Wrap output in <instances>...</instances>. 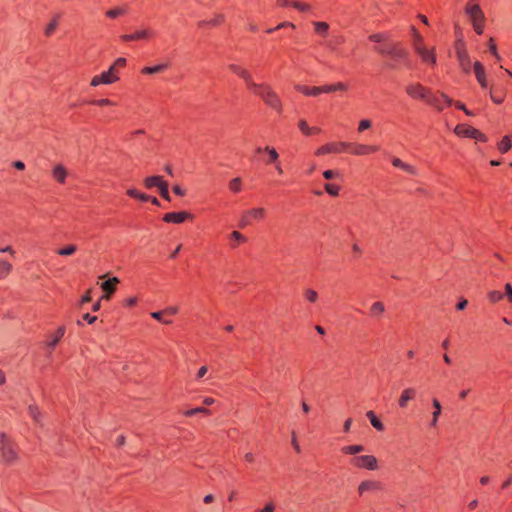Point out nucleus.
Returning <instances> with one entry per match:
<instances>
[{"mask_svg": "<svg viewBox=\"0 0 512 512\" xmlns=\"http://www.w3.org/2000/svg\"><path fill=\"white\" fill-rule=\"evenodd\" d=\"M374 50L381 56L390 58V62L387 64L390 69H398L401 65L407 68L412 67L410 53L401 42L381 44Z\"/></svg>", "mask_w": 512, "mask_h": 512, "instance_id": "nucleus-1", "label": "nucleus"}, {"mask_svg": "<svg viewBox=\"0 0 512 512\" xmlns=\"http://www.w3.org/2000/svg\"><path fill=\"white\" fill-rule=\"evenodd\" d=\"M411 46L414 53L419 57L422 64L435 67L437 65V53L436 48L428 47L425 43L424 37L418 32V30L411 26Z\"/></svg>", "mask_w": 512, "mask_h": 512, "instance_id": "nucleus-2", "label": "nucleus"}, {"mask_svg": "<svg viewBox=\"0 0 512 512\" xmlns=\"http://www.w3.org/2000/svg\"><path fill=\"white\" fill-rule=\"evenodd\" d=\"M250 91L258 96L266 106L273 109L277 113H282L283 105L279 95L268 83H255Z\"/></svg>", "mask_w": 512, "mask_h": 512, "instance_id": "nucleus-3", "label": "nucleus"}, {"mask_svg": "<svg viewBox=\"0 0 512 512\" xmlns=\"http://www.w3.org/2000/svg\"><path fill=\"white\" fill-rule=\"evenodd\" d=\"M126 62V58L124 57L117 58L107 71L94 76L91 79L90 85L92 87H97L101 84L109 85L117 82L120 79V69L126 66Z\"/></svg>", "mask_w": 512, "mask_h": 512, "instance_id": "nucleus-4", "label": "nucleus"}, {"mask_svg": "<svg viewBox=\"0 0 512 512\" xmlns=\"http://www.w3.org/2000/svg\"><path fill=\"white\" fill-rule=\"evenodd\" d=\"M295 89L305 96L316 97L322 93H333L336 91H344L347 89L346 85L342 82L335 84L323 85V86H306L296 85Z\"/></svg>", "mask_w": 512, "mask_h": 512, "instance_id": "nucleus-5", "label": "nucleus"}, {"mask_svg": "<svg viewBox=\"0 0 512 512\" xmlns=\"http://www.w3.org/2000/svg\"><path fill=\"white\" fill-rule=\"evenodd\" d=\"M464 12L468 16L477 35H482L485 27V15L480 5H465Z\"/></svg>", "mask_w": 512, "mask_h": 512, "instance_id": "nucleus-6", "label": "nucleus"}, {"mask_svg": "<svg viewBox=\"0 0 512 512\" xmlns=\"http://www.w3.org/2000/svg\"><path fill=\"white\" fill-rule=\"evenodd\" d=\"M454 49L460 69L463 73L469 74L471 72V59L463 38L456 39Z\"/></svg>", "mask_w": 512, "mask_h": 512, "instance_id": "nucleus-7", "label": "nucleus"}, {"mask_svg": "<svg viewBox=\"0 0 512 512\" xmlns=\"http://www.w3.org/2000/svg\"><path fill=\"white\" fill-rule=\"evenodd\" d=\"M454 133L459 137L475 139L478 142L488 141V137L483 132L467 124H458Z\"/></svg>", "mask_w": 512, "mask_h": 512, "instance_id": "nucleus-8", "label": "nucleus"}, {"mask_svg": "<svg viewBox=\"0 0 512 512\" xmlns=\"http://www.w3.org/2000/svg\"><path fill=\"white\" fill-rule=\"evenodd\" d=\"M349 145L348 142H329L326 143L315 150L316 156H323L326 154H341L348 153Z\"/></svg>", "mask_w": 512, "mask_h": 512, "instance_id": "nucleus-9", "label": "nucleus"}, {"mask_svg": "<svg viewBox=\"0 0 512 512\" xmlns=\"http://www.w3.org/2000/svg\"><path fill=\"white\" fill-rule=\"evenodd\" d=\"M405 92L414 100H422L426 102L432 91L421 83H410L405 87Z\"/></svg>", "mask_w": 512, "mask_h": 512, "instance_id": "nucleus-10", "label": "nucleus"}, {"mask_svg": "<svg viewBox=\"0 0 512 512\" xmlns=\"http://www.w3.org/2000/svg\"><path fill=\"white\" fill-rule=\"evenodd\" d=\"M0 450L6 463H12L17 458V452L5 433H0Z\"/></svg>", "mask_w": 512, "mask_h": 512, "instance_id": "nucleus-11", "label": "nucleus"}, {"mask_svg": "<svg viewBox=\"0 0 512 512\" xmlns=\"http://www.w3.org/2000/svg\"><path fill=\"white\" fill-rule=\"evenodd\" d=\"M350 465L358 469L374 471L378 468V461L373 455H361L350 459Z\"/></svg>", "mask_w": 512, "mask_h": 512, "instance_id": "nucleus-12", "label": "nucleus"}, {"mask_svg": "<svg viewBox=\"0 0 512 512\" xmlns=\"http://www.w3.org/2000/svg\"><path fill=\"white\" fill-rule=\"evenodd\" d=\"M426 103L438 111H443L446 107H449L453 104V99L450 98L445 93H440L439 95L431 92L429 98Z\"/></svg>", "mask_w": 512, "mask_h": 512, "instance_id": "nucleus-13", "label": "nucleus"}, {"mask_svg": "<svg viewBox=\"0 0 512 512\" xmlns=\"http://www.w3.org/2000/svg\"><path fill=\"white\" fill-rule=\"evenodd\" d=\"M229 70L245 82V85L248 88V90H250L253 87V85L256 83L253 80L252 74L246 68L242 67L241 65L230 64Z\"/></svg>", "mask_w": 512, "mask_h": 512, "instance_id": "nucleus-14", "label": "nucleus"}, {"mask_svg": "<svg viewBox=\"0 0 512 512\" xmlns=\"http://www.w3.org/2000/svg\"><path fill=\"white\" fill-rule=\"evenodd\" d=\"M193 215L188 211H177L165 213L162 220L165 223L182 224L187 220H192Z\"/></svg>", "mask_w": 512, "mask_h": 512, "instance_id": "nucleus-15", "label": "nucleus"}, {"mask_svg": "<svg viewBox=\"0 0 512 512\" xmlns=\"http://www.w3.org/2000/svg\"><path fill=\"white\" fill-rule=\"evenodd\" d=\"M348 145V153L356 156H364L379 151V146L376 145L358 144L351 142H348Z\"/></svg>", "mask_w": 512, "mask_h": 512, "instance_id": "nucleus-16", "label": "nucleus"}, {"mask_svg": "<svg viewBox=\"0 0 512 512\" xmlns=\"http://www.w3.org/2000/svg\"><path fill=\"white\" fill-rule=\"evenodd\" d=\"M265 217V209L258 207L248 210L240 220V227L243 228L250 224L251 220H263Z\"/></svg>", "mask_w": 512, "mask_h": 512, "instance_id": "nucleus-17", "label": "nucleus"}, {"mask_svg": "<svg viewBox=\"0 0 512 512\" xmlns=\"http://www.w3.org/2000/svg\"><path fill=\"white\" fill-rule=\"evenodd\" d=\"M65 334V328L63 326L58 327V329L51 335H49L44 342V348L48 355L54 350L58 342Z\"/></svg>", "mask_w": 512, "mask_h": 512, "instance_id": "nucleus-18", "label": "nucleus"}, {"mask_svg": "<svg viewBox=\"0 0 512 512\" xmlns=\"http://www.w3.org/2000/svg\"><path fill=\"white\" fill-rule=\"evenodd\" d=\"M380 490H382V484L377 480H364L358 485L357 488L360 496H363L366 493H375Z\"/></svg>", "mask_w": 512, "mask_h": 512, "instance_id": "nucleus-19", "label": "nucleus"}, {"mask_svg": "<svg viewBox=\"0 0 512 512\" xmlns=\"http://www.w3.org/2000/svg\"><path fill=\"white\" fill-rule=\"evenodd\" d=\"M154 32L149 29H143L136 31L131 34H124L120 36V39L123 42H131V41H138V40H147L154 36Z\"/></svg>", "mask_w": 512, "mask_h": 512, "instance_id": "nucleus-20", "label": "nucleus"}, {"mask_svg": "<svg viewBox=\"0 0 512 512\" xmlns=\"http://www.w3.org/2000/svg\"><path fill=\"white\" fill-rule=\"evenodd\" d=\"M473 69H474L475 77H476L479 85L482 88H487L488 82H487L486 72H485L483 64L479 61H476L473 64Z\"/></svg>", "mask_w": 512, "mask_h": 512, "instance_id": "nucleus-21", "label": "nucleus"}, {"mask_svg": "<svg viewBox=\"0 0 512 512\" xmlns=\"http://www.w3.org/2000/svg\"><path fill=\"white\" fill-rule=\"evenodd\" d=\"M256 153H267L268 158L265 160L267 165L275 164L279 161V154L274 147L265 146V147H257Z\"/></svg>", "mask_w": 512, "mask_h": 512, "instance_id": "nucleus-22", "label": "nucleus"}, {"mask_svg": "<svg viewBox=\"0 0 512 512\" xmlns=\"http://www.w3.org/2000/svg\"><path fill=\"white\" fill-rule=\"evenodd\" d=\"M119 283V279L117 277H112L101 284V289L105 292V294L101 297V299L108 300L110 296L116 291V285Z\"/></svg>", "mask_w": 512, "mask_h": 512, "instance_id": "nucleus-23", "label": "nucleus"}, {"mask_svg": "<svg viewBox=\"0 0 512 512\" xmlns=\"http://www.w3.org/2000/svg\"><path fill=\"white\" fill-rule=\"evenodd\" d=\"M417 395L415 388H405L398 399V405L400 408H406L409 401L414 400Z\"/></svg>", "mask_w": 512, "mask_h": 512, "instance_id": "nucleus-24", "label": "nucleus"}, {"mask_svg": "<svg viewBox=\"0 0 512 512\" xmlns=\"http://www.w3.org/2000/svg\"><path fill=\"white\" fill-rule=\"evenodd\" d=\"M230 247L232 249L237 248L239 245L247 242V238L245 235L238 231H233L229 234Z\"/></svg>", "mask_w": 512, "mask_h": 512, "instance_id": "nucleus-25", "label": "nucleus"}, {"mask_svg": "<svg viewBox=\"0 0 512 512\" xmlns=\"http://www.w3.org/2000/svg\"><path fill=\"white\" fill-rule=\"evenodd\" d=\"M164 181L165 180L163 179L162 176L154 175V176L146 177L143 180V184L146 189H153V188L159 189V187L163 184Z\"/></svg>", "mask_w": 512, "mask_h": 512, "instance_id": "nucleus-26", "label": "nucleus"}, {"mask_svg": "<svg viewBox=\"0 0 512 512\" xmlns=\"http://www.w3.org/2000/svg\"><path fill=\"white\" fill-rule=\"evenodd\" d=\"M314 27L315 34L319 35L322 38H326L329 32V24L325 21H314L312 23Z\"/></svg>", "mask_w": 512, "mask_h": 512, "instance_id": "nucleus-27", "label": "nucleus"}, {"mask_svg": "<svg viewBox=\"0 0 512 512\" xmlns=\"http://www.w3.org/2000/svg\"><path fill=\"white\" fill-rule=\"evenodd\" d=\"M54 180L60 184H64L67 177V170L62 165H57L52 171Z\"/></svg>", "mask_w": 512, "mask_h": 512, "instance_id": "nucleus-28", "label": "nucleus"}, {"mask_svg": "<svg viewBox=\"0 0 512 512\" xmlns=\"http://www.w3.org/2000/svg\"><path fill=\"white\" fill-rule=\"evenodd\" d=\"M298 128L301 133L305 136H311L314 134L320 133L321 129L317 127H310L305 120H300L298 122Z\"/></svg>", "mask_w": 512, "mask_h": 512, "instance_id": "nucleus-29", "label": "nucleus"}, {"mask_svg": "<svg viewBox=\"0 0 512 512\" xmlns=\"http://www.w3.org/2000/svg\"><path fill=\"white\" fill-rule=\"evenodd\" d=\"M169 63H160L154 66H146L142 68V74H156L166 71L169 68Z\"/></svg>", "mask_w": 512, "mask_h": 512, "instance_id": "nucleus-30", "label": "nucleus"}, {"mask_svg": "<svg viewBox=\"0 0 512 512\" xmlns=\"http://www.w3.org/2000/svg\"><path fill=\"white\" fill-rule=\"evenodd\" d=\"M366 417L370 421L371 425L377 430V431H384L385 426L382 423V421L377 417L374 411L370 410L366 412Z\"/></svg>", "mask_w": 512, "mask_h": 512, "instance_id": "nucleus-31", "label": "nucleus"}, {"mask_svg": "<svg viewBox=\"0 0 512 512\" xmlns=\"http://www.w3.org/2000/svg\"><path fill=\"white\" fill-rule=\"evenodd\" d=\"M432 406L434 408V411L432 413V419H431L430 426L431 427H435L437 425L439 417L441 415L442 407H441V404H440V402H439V400L437 398H434L432 400Z\"/></svg>", "mask_w": 512, "mask_h": 512, "instance_id": "nucleus-32", "label": "nucleus"}, {"mask_svg": "<svg viewBox=\"0 0 512 512\" xmlns=\"http://www.w3.org/2000/svg\"><path fill=\"white\" fill-rule=\"evenodd\" d=\"M365 450L363 445L355 444V445H347L341 448V452L345 455H354L356 456L358 453H361Z\"/></svg>", "mask_w": 512, "mask_h": 512, "instance_id": "nucleus-33", "label": "nucleus"}, {"mask_svg": "<svg viewBox=\"0 0 512 512\" xmlns=\"http://www.w3.org/2000/svg\"><path fill=\"white\" fill-rule=\"evenodd\" d=\"M126 194L133 198V199H137L141 202H148V199H150V195H147L145 193H142L140 191H138L137 189L135 188H129L126 190Z\"/></svg>", "mask_w": 512, "mask_h": 512, "instance_id": "nucleus-34", "label": "nucleus"}, {"mask_svg": "<svg viewBox=\"0 0 512 512\" xmlns=\"http://www.w3.org/2000/svg\"><path fill=\"white\" fill-rule=\"evenodd\" d=\"M498 150L505 154L512 148V140L511 137L505 135L497 144Z\"/></svg>", "mask_w": 512, "mask_h": 512, "instance_id": "nucleus-35", "label": "nucleus"}, {"mask_svg": "<svg viewBox=\"0 0 512 512\" xmlns=\"http://www.w3.org/2000/svg\"><path fill=\"white\" fill-rule=\"evenodd\" d=\"M128 12L126 7H116L106 11V16L111 19L118 18L125 15Z\"/></svg>", "mask_w": 512, "mask_h": 512, "instance_id": "nucleus-36", "label": "nucleus"}, {"mask_svg": "<svg viewBox=\"0 0 512 512\" xmlns=\"http://www.w3.org/2000/svg\"><path fill=\"white\" fill-rule=\"evenodd\" d=\"M225 21V16L223 14H218L216 15L215 17H213L212 19L208 20V21H202L200 23L201 26H204V25H209V26H212V27H216V26H219L221 24H223Z\"/></svg>", "mask_w": 512, "mask_h": 512, "instance_id": "nucleus-37", "label": "nucleus"}, {"mask_svg": "<svg viewBox=\"0 0 512 512\" xmlns=\"http://www.w3.org/2000/svg\"><path fill=\"white\" fill-rule=\"evenodd\" d=\"M196 414L210 415L211 411L208 408H205V407H196V408L189 409V410H186V411L183 412V415L185 417H192V416H194Z\"/></svg>", "mask_w": 512, "mask_h": 512, "instance_id": "nucleus-38", "label": "nucleus"}, {"mask_svg": "<svg viewBox=\"0 0 512 512\" xmlns=\"http://www.w3.org/2000/svg\"><path fill=\"white\" fill-rule=\"evenodd\" d=\"M58 20H59V15H56L49 23L48 25L46 26L45 30H44V34L45 36L47 37H50L54 32L55 30L57 29L58 27Z\"/></svg>", "mask_w": 512, "mask_h": 512, "instance_id": "nucleus-39", "label": "nucleus"}, {"mask_svg": "<svg viewBox=\"0 0 512 512\" xmlns=\"http://www.w3.org/2000/svg\"><path fill=\"white\" fill-rule=\"evenodd\" d=\"M504 294L498 290H491L487 293V299L490 303L496 304L503 300Z\"/></svg>", "mask_w": 512, "mask_h": 512, "instance_id": "nucleus-40", "label": "nucleus"}, {"mask_svg": "<svg viewBox=\"0 0 512 512\" xmlns=\"http://www.w3.org/2000/svg\"><path fill=\"white\" fill-rule=\"evenodd\" d=\"M228 188L233 193H239L242 191V180L239 177L233 178L228 183Z\"/></svg>", "mask_w": 512, "mask_h": 512, "instance_id": "nucleus-41", "label": "nucleus"}, {"mask_svg": "<svg viewBox=\"0 0 512 512\" xmlns=\"http://www.w3.org/2000/svg\"><path fill=\"white\" fill-rule=\"evenodd\" d=\"M324 189L326 193H328L330 196L336 197L339 195V192L341 190L340 185L335 183H325Z\"/></svg>", "mask_w": 512, "mask_h": 512, "instance_id": "nucleus-42", "label": "nucleus"}, {"mask_svg": "<svg viewBox=\"0 0 512 512\" xmlns=\"http://www.w3.org/2000/svg\"><path fill=\"white\" fill-rule=\"evenodd\" d=\"M384 304L380 301L374 302L370 308V314L372 316H380L384 313Z\"/></svg>", "mask_w": 512, "mask_h": 512, "instance_id": "nucleus-43", "label": "nucleus"}, {"mask_svg": "<svg viewBox=\"0 0 512 512\" xmlns=\"http://www.w3.org/2000/svg\"><path fill=\"white\" fill-rule=\"evenodd\" d=\"M151 317L156 319L157 321L163 323V324H171L172 323V319L171 318H168L167 316H165V314L163 313V311H155V312H152L151 313Z\"/></svg>", "mask_w": 512, "mask_h": 512, "instance_id": "nucleus-44", "label": "nucleus"}, {"mask_svg": "<svg viewBox=\"0 0 512 512\" xmlns=\"http://www.w3.org/2000/svg\"><path fill=\"white\" fill-rule=\"evenodd\" d=\"M303 295H304V298H305L308 302H310V303H316V302L318 301V298H319L317 291H316V290H314V289H310V288H309V289H306V290L304 291V294H303Z\"/></svg>", "mask_w": 512, "mask_h": 512, "instance_id": "nucleus-45", "label": "nucleus"}, {"mask_svg": "<svg viewBox=\"0 0 512 512\" xmlns=\"http://www.w3.org/2000/svg\"><path fill=\"white\" fill-rule=\"evenodd\" d=\"M77 250V247L73 244L65 246L57 250V254L60 256H70L73 255Z\"/></svg>", "mask_w": 512, "mask_h": 512, "instance_id": "nucleus-46", "label": "nucleus"}, {"mask_svg": "<svg viewBox=\"0 0 512 512\" xmlns=\"http://www.w3.org/2000/svg\"><path fill=\"white\" fill-rule=\"evenodd\" d=\"M12 269V265L7 261L0 260V279L5 278Z\"/></svg>", "mask_w": 512, "mask_h": 512, "instance_id": "nucleus-47", "label": "nucleus"}, {"mask_svg": "<svg viewBox=\"0 0 512 512\" xmlns=\"http://www.w3.org/2000/svg\"><path fill=\"white\" fill-rule=\"evenodd\" d=\"M368 39L371 42L385 44L384 42L388 39V35L385 33H374V34L369 35Z\"/></svg>", "mask_w": 512, "mask_h": 512, "instance_id": "nucleus-48", "label": "nucleus"}, {"mask_svg": "<svg viewBox=\"0 0 512 512\" xmlns=\"http://www.w3.org/2000/svg\"><path fill=\"white\" fill-rule=\"evenodd\" d=\"M158 190L163 199H165L166 201H171L168 183L166 181L163 182V184L159 187Z\"/></svg>", "mask_w": 512, "mask_h": 512, "instance_id": "nucleus-49", "label": "nucleus"}, {"mask_svg": "<svg viewBox=\"0 0 512 512\" xmlns=\"http://www.w3.org/2000/svg\"><path fill=\"white\" fill-rule=\"evenodd\" d=\"M292 6L300 12H309L311 10V6L307 3L293 1Z\"/></svg>", "mask_w": 512, "mask_h": 512, "instance_id": "nucleus-50", "label": "nucleus"}, {"mask_svg": "<svg viewBox=\"0 0 512 512\" xmlns=\"http://www.w3.org/2000/svg\"><path fill=\"white\" fill-rule=\"evenodd\" d=\"M323 177L326 179V180H331V179H335V178H341V173L338 171V170H325L323 172Z\"/></svg>", "mask_w": 512, "mask_h": 512, "instance_id": "nucleus-51", "label": "nucleus"}, {"mask_svg": "<svg viewBox=\"0 0 512 512\" xmlns=\"http://www.w3.org/2000/svg\"><path fill=\"white\" fill-rule=\"evenodd\" d=\"M90 103L92 105H96V106H100V107L115 105V103L112 100L108 99V98L92 100Z\"/></svg>", "mask_w": 512, "mask_h": 512, "instance_id": "nucleus-52", "label": "nucleus"}, {"mask_svg": "<svg viewBox=\"0 0 512 512\" xmlns=\"http://www.w3.org/2000/svg\"><path fill=\"white\" fill-rule=\"evenodd\" d=\"M454 104L456 109L462 110L467 116H474V113L471 110L467 109L464 103L456 101Z\"/></svg>", "mask_w": 512, "mask_h": 512, "instance_id": "nucleus-53", "label": "nucleus"}, {"mask_svg": "<svg viewBox=\"0 0 512 512\" xmlns=\"http://www.w3.org/2000/svg\"><path fill=\"white\" fill-rule=\"evenodd\" d=\"M371 127V121L368 119H363L358 124V132H363Z\"/></svg>", "mask_w": 512, "mask_h": 512, "instance_id": "nucleus-54", "label": "nucleus"}, {"mask_svg": "<svg viewBox=\"0 0 512 512\" xmlns=\"http://www.w3.org/2000/svg\"><path fill=\"white\" fill-rule=\"evenodd\" d=\"M490 98L495 104H501L504 101V96L502 94L490 92Z\"/></svg>", "mask_w": 512, "mask_h": 512, "instance_id": "nucleus-55", "label": "nucleus"}, {"mask_svg": "<svg viewBox=\"0 0 512 512\" xmlns=\"http://www.w3.org/2000/svg\"><path fill=\"white\" fill-rule=\"evenodd\" d=\"M283 28H291V29H295L296 26L294 23L292 22H289V21H285V22H281L279 23L276 27H274V30H280V29H283Z\"/></svg>", "mask_w": 512, "mask_h": 512, "instance_id": "nucleus-56", "label": "nucleus"}, {"mask_svg": "<svg viewBox=\"0 0 512 512\" xmlns=\"http://www.w3.org/2000/svg\"><path fill=\"white\" fill-rule=\"evenodd\" d=\"M162 311L165 314V316H167L168 318H171L172 316H174L178 313V308L177 307H168Z\"/></svg>", "mask_w": 512, "mask_h": 512, "instance_id": "nucleus-57", "label": "nucleus"}, {"mask_svg": "<svg viewBox=\"0 0 512 512\" xmlns=\"http://www.w3.org/2000/svg\"><path fill=\"white\" fill-rule=\"evenodd\" d=\"M275 505L272 502L266 503L265 506L261 509L256 510L255 512H274Z\"/></svg>", "mask_w": 512, "mask_h": 512, "instance_id": "nucleus-58", "label": "nucleus"}, {"mask_svg": "<svg viewBox=\"0 0 512 512\" xmlns=\"http://www.w3.org/2000/svg\"><path fill=\"white\" fill-rule=\"evenodd\" d=\"M504 296L507 297L509 303L512 304V285L510 283L505 284V293Z\"/></svg>", "mask_w": 512, "mask_h": 512, "instance_id": "nucleus-59", "label": "nucleus"}, {"mask_svg": "<svg viewBox=\"0 0 512 512\" xmlns=\"http://www.w3.org/2000/svg\"><path fill=\"white\" fill-rule=\"evenodd\" d=\"M403 171L411 174V175H416L417 174V170L414 166L410 165V164H407V163H404L402 169Z\"/></svg>", "mask_w": 512, "mask_h": 512, "instance_id": "nucleus-60", "label": "nucleus"}, {"mask_svg": "<svg viewBox=\"0 0 512 512\" xmlns=\"http://www.w3.org/2000/svg\"><path fill=\"white\" fill-rule=\"evenodd\" d=\"M208 372V367L203 365L201 366L198 371H197V374H196V379L197 380H200L202 379Z\"/></svg>", "mask_w": 512, "mask_h": 512, "instance_id": "nucleus-61", "label": "nucleus"}, {"mask_svg": "<svg viewBox=\"0 0 512 512\" xmlns=\"http://www.w3.org/2000/svg\"><path fill=\"white\" fill-rule=\"evenodd\" d=\"M488 48L492 55H497V46L494 39L491 37L488 41Z\"/></svg>", "mask_w": 512, "mask_h": 512, "instance_id": "nucleus-62", "label": "nucleus"}, {"mask_svg": "<svg viewBox=\"0 0 512 512\" xmlns=\"http://www.w3.org/2000/svg\"><path fill=\"white\" fill-rule=\"evenodd\" d=\"M138 303L137 297H129L125 299L124 306L126 307H134Z\"/></svg>", "mask_w": 512, "mask_h": 512, "instance_id": "nucleus-63", "label": "nucleus"}, {"mask_svg": "<svg viewBox=\"0 0 512 512\" xmlns=\"http://www.w3.org/2000/svg\"><path fill=\"white\" fill-rule=\"evenodd\" d=\"M83 320L86 321L88 324H93L97 320V316L91 315L90 313H86L83 315Z\"/></svg>", "mask_w": 512, "mask_h": 512, "instance_id": "nucleus-64", "label": "nucleus"}]
</instances>
